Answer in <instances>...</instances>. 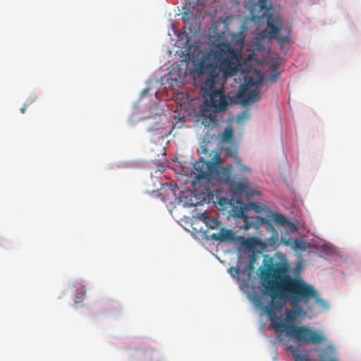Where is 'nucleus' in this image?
<instances>
[{"instance_id":"nucleus-26","label":"nucleus","mask_w":361,"mask_h":361,"mask_svg":"<svg viewBox=\"0 0 361 361\" xmlns=\"http://www.w3.org/2000/svg\"><path fill=\"white\" fill-rule=\"evenodd\" d=\"M324 361H326V360H324ZM329 361H337V360H336V358H334V357H330V358L329 359Z\"/></svg>"},{"instance_id":"nucleus-25","label":"nucleus","mask_w":361,"mask_h":361,"mask_svg":"<svg viewBox=\"0 0 361 361\" xmlns=\"http://www.w3.org/2000/svg\"><path fill=\"white\" fill-rule=\"evenodd\" d=\"M250 206H251L253 209H257V206L256 203H250Z\"/></svg>"},{"instance_id":"nucleus-6","label":"nucleus","mask_w":361,"mask_h":361,"mask_svg":"<svg viewBox=\"0 0 361 361\" xmlns=\"http://www.w3.org/2000/svg\"><path fill=\"white\" fill-rule=\"evenodd\" d=\"M240 181L233 180L229 185L230 192L231 193V201L233 204H237L241 207L243 204L242 198L248 192L249 183L246 178L241 177Z\"/></svg>"},{"instance_id":"nucleus-12","label":"nucleus","mask_w":361,"mask_h":361,"mask_svg":"<svg viewBox=\"0 0 361 361\" xmlns=\"http://www.w3.org/2000/svg\"><path fill=\"white\" fill-rule=\"evenodd\" d=\"M288 350H291L292 355L295 359V361H309L310 358L307 355L301 354L300 350L298 348H295L293 346L290 345L288 348ZM320 361H324V359L321 360Z\"/></svg>"},{"instance_id":"nucleus-5","label":"nucleus","mask_w":361,"mask_h":361,"mask_svg":"<svg viewBox=\"0 0 361 361\" xmlns=\"http://www.w3.org/2000/svg\"><path fill=\"white\" fill-rule=\"evenodd\" d=\"M285 315L286 321H280L278 330L285 332L289 338L307 344L317 345L326 342V338L322 332L305 326L295 325L297 316L292 310L286 309Z\"/></svg>"},{"instance_id":"nucleus-3","label":"nucleus","mask_w":361,"mask_h":361,"mask_svg":"<svg viewBox=\"0 0 361 361\" xmlns=\"http://www.w3.org/2000/svg\"><path fill=\"white\" fill-rule=\"evenodd\" d=\"M282 288H284V301H288L293 307L292 311L296 316L305 317L306 312L300 306V304H308L311 298L324 307H327L326 301L319 298L317 290L302 279L293 278L289 275V271L283 274L282 279Z\"/></svg>"},{"instance_id":"nucleus-22","label":"nucleus","mask_w":361,"mask_h":361,"mask_svg":"<svg viewBox=\"0 0 361 361\" xmlns=\"http://www.w3.org/2000/svg\"><path fill=\"white\" fill-rule=\"evenodd\" d=\"M233 271L235 272V274H238L239 272H240V269L238 267H237V268H233V267L230 268L229 272L232 274Z\"/></svg>"},{"instance_id":"nucleus-1","label":"nucleus","mask_w":361,"mask_h":361,"mask_svg":"<svg viewBox=\"0 0 361 361\" xmlns=\"http://www.w3.org/2000/svg\"><path fill=\"white\" fill-rule=\"evenodd\" d=\"M240 58V49H234L228 42H222L215 44L207 57L195 68V73L197 75H206L202 89L209 97L210 102L201 111L202 115L212 121H215L216 113L227 108L224 84L227 77L237 74Z\"/></svg>"},{"instance_id":"nucleus-15","label":"nucleus","mask_w":361,"mask_h":361,"mask_svg":"<svg viewBox=\"0 0 361 361\" xmlns=\"http://www.w3.org/2000/svg\"><path fill=\"white\" fill-rule=\"evenodd\" d=\"M247 209L246 207H242L240 208V214H238V216L241 217L243 221L246 223V224H247L248 223V216L247 215Z\"/></svg>"},{"instance_id":"nucleus-17","label":"nucleus","mask_w":361,"mask_h":361,"mask_svg":"<svg viewBox=\"0 0 361 361\" xmlns=\"http://www.w3.org/2000/svg\"><path fill=\"white\" fill-rule=\"evenodd\" d=\"M279 73L277 72L276 71H274L270 74V80L272 82H276L277 80V79L279 78Z\"/></svg>"},{"instance_id":"nucleus-9","label":"nucleus","mask_w":361,"mask_h":361,"mask_svg":"<svg viewBox=\"0 0 361 361\" xmlns=\"http://www.w3.org/2000/svg\"><path fill=\"white\" fill-rule=\"evenodd\" d=\"M188 2V6L183 8L184 10L183 13L182 19L185 21L193 18V13L190 12V9L194 8L199 3L200 0H185Z\"/></svg>"},{"instance_id":"nucleus-2","label":"nucleus","mask_w":361,"mask_h":361,"mask_svg":"<svg viewBox=\"0 0 361 361\" xmlns=\"http://www.w3.org/2000/svg\"><path fill=\"white\" fill-rule=\"evenodd\" d=\"M289 271V267L286 263L276 262L268 264L264 269L260 271V279L264 288V293L271 297V302L266 307L265 312L269 317L274 329H279L281 319L276 315L283 306L284 299V288H282V279L283 274Z\"/></svg>"},{"instance_id":"nucleus-10","label":"nucleus","mask_w":361,"mask_h":361,"mask_svg":"<svg viewBox=\"0 0 361 361\" xmlns=\"http://www.w3.org/2000/svg\"><path fill=\"white\" fill-rule=\"evenodd\" d=\"M261 98V94L257 89L248 91L244 96V104H249L257 102Z\"/></svg>"},{"instance_id":"nucleus-14","label":"nucleus","mask_w":361,"mask_h":361,"mask_svg":"<svg viewBox=\"0 0 361 361\" xmlns=\"http://www.w3.org/2000/svg\"><path fill=\"white\" fill-rule=\"evenodd\" d=\"M273 220L274 222L280 225H286L288 223V221L287 220L286 216L281 214H274Z\"/></svg>"},{"instance_id":"nucleus-11","label":"nucleus","mask_w":361,"mask_h":361,"mask_svg":"<svg viewBox=\"0 0 361 361\" xmlns=\"http://www.w3.org/2000/svg\"><path fill=\"white\" fill-rule=\"evenodd\" d=\"M233 234L231 231L222 228L218 234H213L212 238L214 240H220L224 241L226 240H232Z\"/></svg>"},{"instance_id":"nucleus-20","label":"nucleus","mask_w":361,"mask_h":361,"mask_svg":"<svg viewBox=\"0 0 361 361\" xmlns=\"http://www.w3.org/2000/svg\"><path fill=\"white\" fill-rule=\"evenodd\" d=\"M111 302H114V301H112L111 300H106L104 301H103L102 302V307L106 309V310H109L110 309V307H109V303Z\"/></svg>"},{"instance_id":"nucleus-13","label":"nucleus","mask_w":361,"mask_h":361,"mask_svg":"<svg viewBox=\"0 0 361 361\" xmlns=\"http://www.w3.org/2000/svg\"><path fill=\"white\" fill-rule=\"evenodd\" d=\"M234 157L235 164L238 166V170L241 173L250 172V169L241 163V160L239 157L237 155H235Z\"/></svg>"},{"instance_id":"nucleus-24","label":"nucleus","mask_w":361,"mask_h":361,"mask_svg":"<svg viewBox=\"0 0 361 361\" xmlns=\"http://www.w3.org/2000/svg\"><path fill=\"white\" fill-rule=\"evenodd\" d=\"M84 296H85V293H78V295H77V298H78V299L82 300V299H83V298H84Z\"/></svg>"},{"instance_id":"nucleus-18","label":"nucleus","mask_w":361,"mask_h":361,"mask_svg":"<svg viewBox=\"0 0 361 361\" xmlns=\"http://www.w3.org/2000/svg\"><path fill=\"white\" fill-rule=\"evenodd\" d=\"M294 247L297 250H302L303 243L300 240H295L293 243Z\"/></svg>"},{"instance_id":"nucleus-19","label":"nucleus","mask_w":361,"mask_h":361,"mask_svg":"<svg viewBox=\"0 0 361 361\" xmlns=\"http://www.w3.org/2000/svg\"><path fill=\"white\" fill-rule=\"evenodd\" d=\"M35 100V98L28 99L27 100V102H26V104H25L23 105V107H21V108L20 109V112H21L22 114H24V113H25V107H26V106H27V104H31V103H32V102H33Z\"/></svg>"},{"instance_id":"nucleus-4","label":"nucleus","mask_w":361,"mask_h":361,"mask_svg":"<svg viewBox=\"0 0 361 361\" xmlns=\"http://www.w3.org/2000/svg\"><path fill=\"white\" fill-rule=\"evenodd\" d=\"M260 8L261 16L253 15V18H261L267 16V27L262 32L267 33L269 39H276L281 47L290 42L291 36V27L283 25V20L279 15L270 13L271 4L268 0H259L256 5Z\"/></svg>"},{"instance_id":"nucleus-16","label":"nucleus","mask_w":361,"mask_h":361,"mask_svg":"<svg viewBox=\"0 0 361 361\" xmlns=\"http://www.w3.org/2000/svg\"><path fill=\"white\" fill-rule=\"evenodd\" d=\"M233 135V130L231 128H227L224 132V138L225 140L230 139Z\"/></svg>"},{"instance_id":"nucleus-7","label":"nucleus","mask_w":361,"mask_h":361,"mask_svg":"<svg viewBox=\"0 0 361 361\" xmlns=\"http://www.w3.org/2000/svg\"><path fill=\"white\" fill-rule=\"evenodd\" d=\"M233 166L228 164L224 167H220L216 170V179L219 183L231 184L233 180H231V171Z\"/></svg>"},{"instance_id":"nucleus-23","label":"nucleus","mask_w":361,"mask_h":361,"mask_svg":"<svg viewBox=\"0 0 361 361\" xmlns=\"http://www.w3.org/2000/svg\"><path fill=\"white\" fill-rule=\"evenodd\" d=\"M200 152L202 154H204L205 155L209 154L208 149L204 147H201V149H200Z\"/></svg>"},{"instance_id":"nucleus-8","label":"nucleus","mask_w":361,"mask_h":361,"mask_svg":"<svg viewBox=\"0 0 361 361\" xmlns=\"http://www.w3.org/2000/svg\"><path fill=\"white\" fill-rule=\"evenodd\" d=\"M207 162L202 160V158L200 159V161H196L194 164V169L197 171L195 173V178L200 180H208L209 179V173L207 169Z\"/></svg>"},{"instance_id":"nucleus-21","label":"nucleus","mask_w":361,"mask_h":361,"mask_svg":"<svg viewBox=\"0 0 361 361\" xmlns=\"http://www.w3.org/2000/svg\"><path fill=\"white\" fill-rule=\"evenodd\" d=\"M212 160L214 161V163H221V162L220 155L218 152H216L214 155Z\"/></svg>"}]
</instances>
